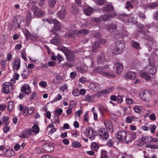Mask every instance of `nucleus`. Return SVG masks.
<instances>
[{
    "label": "nucleus",
    "instance_id": "1",
    "mask_svg": "<svg viewBox=\"0 0 158 158\" xmlns=\"http://www.w3.org/2000/svg\"><path fill=\"white\" fill-rule=\"evenodd\" d=\"M110 68L108 65H106L103 67L98 66L95 68L94 72L95 73H99L103 76L106 77H114L115 74L111 71H109Z\"/></svg>",
    "mask_w": 158,
    "mask_h": 158
},
{
    "label": "nucleus",
    "instance_id": "2",
    "mask_svg": "<svg viewBox=\"0 0 158 158\" xmlns=\"http://www.w3.org/2000/svg\"><path fill=\"white\" fill-rule=\"evenodd\" d=\"M149 61V64L148 66L146 67L145 69L151 74H155L156 72V70L154 66V58L152 56H150Z\"/></svg>",
    "mask_w": 158,
    "mask_h": 158
},
{
    "label": "nucleus",
    "instance_id": "3",
    "mask_svg": "<svg viewBox=\"0 0 158 158\" xmlns=\"http://www.w3.org/2000/svg\"><path fill=\"white\" fill-rule=\"evenodd\" d=\"M84 133L86 137L92 140L94 139L97 135L96 132L92 127L87 128Z\"/></svg>",
    "mask_w": 158,
    "mask_h": 158
},
{
    "label": "nucleus",
    "instance_id": "4",
    "mask_svg": "<svg viewBox=\"0 0 158 158\" xmlns=\"http://www.w3.org/2000/svg\"><path fill=\"white\" fill-rule=\"evenodd\" d=\"M125 46L124 44L120 41L117 42L115 44V48L113 50V53L117 55L121 53L125 48Z\"/></svg>",
    "mask_w": 158,
    "mask_h": 158
},
{
    "label": "nucleus",
    "instance_id": "5",
    "mask_svg": "<svg viewBox=\"0 0 158 158\" xmlns=\"http://www.w3.org/2000/svg\"><path fill=\"white\" fill-rule=\"evenodd\" d=\"M13 90L12 84L9 82H5L2 85V92L5 94L12 92Z\"/></svg>",
    "mask_w": 158,
    "mask_h": 158
},
{
    "label": "nucleus",
    "instance_id": "6",
    "mask_svg": "<svg viewBox=\"0 0 158 158\" xmlns=\"http://www.w3.org/2000/svg\"><path fill=\"white\" fill-rule=\"evenodd\" d=\"M107 29L108 30H112L116 34H118V35H120L122 33V30L123 29V26L122 25H119L120 29H118V27H117L116 28V27L115 25H109L107 26Z\"/></svg>",
    "mask_w": 158,
    "mask_h": 158
},
{
    "label": "nucleus",
    "instance_id": "7",
    "mask_svg": "<svg viewBox=\"0 0 158 158\" xmlns=\"http://www.w3.org/2000/svg\"><path fill=\"white\" fill-rule=\"evenodd\" d=\"M96 95L95 94H88L84 96L83 100L89 103H92L94 102Z\"/></svg>",
    "mask_w": 158,
    "mask_h": 158
},
{
    "label": "nucleus",
    "instance_id": "8",
    "mask_svg": "<svg viewBox=\"0 0 158 158\" xmlns=\"http://www.w3.org/2000/svg\"><path fill=\"white\" fill-rule=\"evenodd\" d=\"M59 50L63 52L65 54L68 59L72 61L74 59L73 55L71 56V57L70 56V54L71 52L70 50L68 49L65 47H62L60 48H59Z\"/></svg>",
    "mask_w": 158,
    "mask_h": 158
},
{
    "label": "nucleus",
    "instance_id": "9",
    "mask_svg": "<svg viewBox=\"0 0 158 158\" xmlns=\"http://www.w3.org/2000/svg\"><path fill=\"white\" fill-rule=\"evenodd\" d=\"M98 133L100 137L103 139H107L109 136L108 132L105 129H100Z\"/></svg>",
    "mask_w": 158,
    "mask_h": 158
},
{
    "label": "nucleus",
    "instance_id": "10",
    "mask_svg": "<svg viewBox=\"0 0 158 158\" xmlns=\"http://www.w3.org/2000/svg\"><path fill=\"white\" fill-rule=\"evenodd\" d=\"M118 139L121 141H123L126 139L127 132L124 131H118L116 135Z\"/></svg>",
    "mask_w": 158,
    "mask_h": 158
},
{
    "label": "nucleus",
    "instance_id": "11",
    "mask_svg": "<svg viewBox=\"0 0 158 158\" xmlns=\"http://www.w3.org/2000/svg\"><path fill=\"white\" fill-rule=\"evenodd\" d=\"M140 97L143 100L145 101H148L151 98V94L148 92L143 91L140 94Z\"/></svg>",
    "mask_w": 158,
    "mask_h": 158
},
{
    "label": "nucleus",
    "instance_id": "12",
    "mask_svg": "<svg viewBox=\"0 0 158 158\" xmlns=\"http://www.w3.org/2000/svg\"><path fill=\"white\" fill-rule=\"evenodd\" d=\"M33 12L34 15L38 17H41L44 15V12L40 9L35 7L33 10Z\"/></svg>",
    "mask_w": 158,
    "mask_h": 158
},
{
    "label": "nucleus",
    "instance_id": "13",
    "mask_svg": "<svg viewBox=\"0 0 158 158\" xmlns=\"http://www.w3.org/2000/svg\"><path fill=\"white\" fill-rule=\"evenodd\" d=\"M43 149L46 152H50L53 151L54 148L53 146L49 143H45L43 144Z\"/></svg>",
    "mask_w": 158,
    "mask_h": 158
},
{
    "label": "nucleus",
    "instance_id": "14",
    "mask_svg": "<svg viewBox=\"0 0 158 158\" xmlns=\"http://www.w3.org/2000/svg\"><path fill=\"white\" fill-rule=\"evenodd\" d=\"M21 91L26 94H29L31 92V88L28 85L26 84L23 85L21 88Z\"/></svg>",
    "mask_w": 158,
    "mask_h": 158
},
{
    "label": "nucleus",
    "instance_id": "15",
    "mask_svg": "<svg viewBox=\"0 0 158 158\" xmlns=\"http://www.w3.org/2000/svg\"><path fill=\"white\" fill-rule=\"evenodd\" d=\"M31 130L30 128L26 129L19 136L22 138H28L31 135Z\"/></svg>",
    "mask_w": 158,
    "mask_h": 158
},
{
    "label": "nucleus",
    "instance_id": "16",
    "mask_svg": "<svg viewBox=\"0 0 158 158\" xmlns=\"http://www.w3.org/2000/svg\"><path fill=\"white\" fill-rule=\"evenodd\" d=\"M20 61L18 59L15 60L12 64V68L13 70H18L19 69L20 67Z\"/></svg>",
    "mask_w": 158,
    "mask_h": 158
},
{
    "label": "nucleus",
    "instance_id": "17",
    "mask_svg": "<svg viewBox=\"0 0 158 158\" xmlns=\"http://www.w3.org/2000/svg\"><path fill=\"white\" fill-rule=\"evenodd\" d=\"M34 111V108L33 107H31L30 109L25 107L23 110V114L24 116L27 117L32 113Z\"/></svg>",
    "mask_w": 158,
    "mask_h": 158
},
{
    "label": "nucleus",
    "instance_id": "18",
    "mask_svg": "<svg viewBox=\"0 0 158 158\" xmlns=\"http://www.w3.org/2000/svg\"><path fill=\"white\" fill-rule=\"evenodd\" d=\"M116 67V72L118 74H121L123 70V65L122 64L117 62L115 64Z\"/></svg>",
    "mask_w": 158,
    "mask_h": 158
},
{
    "label": "nucleus",
    "instance_id": "19",
    "mask_svg": "<svg viewBox=\"0 0 158 158\" xmlns=\"http://www.w3.org/2000/svg\"><path fill=\"white\" fill-rule=\"evenodd\" d=\"M152 137L150 136H143L140 138V141L143 143H151Z\"/></svg>",
    "mask_w": 158,
    "mask_h": 158
},
{
    "label": "nucleus",
    "instance_id": "20",
    "mask_svg": "<svg viewBox=\"0 0 158 158\" xmlns=\"http://www.w3.org/2000/svg\"><path fill=\"white\" fill-rule=\"evenodd\" d=\"M115 14H113L111 15H104L102 16L99 19L100 21L107 20L109 19L110 18L115 16Z\"/></svg>",
    "mask_w": 158,
    "mask_h": 158
},
{
    "label": "nucleus",
    "instance_id": "21",
    "mask_svg": "<svg viewBox=\"0 0 158 158\" xmlns=\"http://www.w3.org/2000/svg\"><path fill=\"white\" fill-rule=\"evenodd\" d=\"M51 23L54 24V28L57 30L59 31L60 30V24L59 22L56 19H53L51 21Z\"/></svg>",
    "mask_w": 158,
    "mask_h": 158
},
{
    "label": "nucleus",
    "instance_id": "22",
    "mask_svg": "<svg viewBox=\"0 0 158 158\" xmlns=\"http://www.w3.org/2000/svg\"><path fill=\"white\" fill-rule=\"evenodd\" d=\"M99 87V84L95 82L91 83L89 85L90 89L94 91H95L98 89Z\"/></svg>",
    "mask_w": 158,
    "mask_h": 158
},
{
    "label": "nucleus",
    "instance_id": "23",
    "mask_svg": "<svg viewBox=\"0 0 158 158\" xmlns=\"http://www.w3.org/2000/svg\"><path fill=\"white\" fill-rule=\"evenodd\" d=\"M4 152L5 155L8 157H11L15 155V152L13 150H6Z\"/></svg>",
    "mask_w": 158,
    "mask_h": 158
},
{
    "label": "nucleus",
    "instance_id": "24",
    "mask_svg": "<svg viewBox=\"0 0 158 158\" xmlns=\"http://www.w3.org/2000/svg\"><path fill=\"white\" fill-rule=\"evenodd\" d=\"M126 76L128 78L131 80H134L135 78L136 75L134 72L130 71L127 73Z\"/></svg>",
    "mask_w": 158,
    "mask_h": 158
},
{
    "label": "nucleus",
    "instance_id": "25",
    "mask_svg": "<svg viewBox=\"0 0 158 158\" xmlns=\"http://www.w3.org/2000/svg\"><path fill=\"white\" fill-rule=\"evenodd\" d=\"M104 123L107 129L110 130L113 129V125L110 121L105 120L104 121Z\"/></svg>",
    "mask_w": 158,
    "mask_h": 158
},
{
    "label": "nucleus",
    "instance_id": "26",
    "mask_svg": "<svg viewBox=\"0 0 158 158\" xmlns=\"http://www.w3.org/2000/svg\"><path fill=\"white\" fill-rule=\"evenodd\" d=\"M77 69L79 71L82 73L85 72L88 69V68L86 66H81L77 67Z\"/></svg>",
    "mask_w": 158,
    "mask_h": 158
},
{
    "label": "nucleus",
    "instance_id": "27",
    "mask_svg": "<svg viewBox=\"0 0 158 158\" xmlns=\"http://www.w3.org/2000/svg\"><path fill=\"white\" fill-rule=\"evenodd\" d=\"M39 131L40 128L37 125H34L32 127L31 131L35 134H37L39 132Z\"/></svg>",
    "mask_w": 158,
    "mask_h": 158
},
{
    "label": "nucleus",
    "instance_id": "28",
    "mask_svg": "<svg viewBox=\"0 0 158 158\" xmlns=\"http://www.w3.org/2000/svg\"><path fill=\"white\" fill-rule=\"evenodd\" d=\"M98 62L99 64H102L105 61V59L104 54L102 53L98 59Z\"/></svg>",
    "mask_w": 158,
    "mask_h": 158
},
{
    "label": "nucleus",
    "instance_id": "29",
    "mask_svg": "<svg viewBox=\"0 0 158 158\" xmlns=\"http://www.w3.org/2000/svg\"><path fill=\"white\" fill-rule=\"evenodd\" d=\"M141 77L145 79L147 81L151 79V76L148 74L146 73H142L140 74Z\"/></svg>",
    "mask_w": 158,
    "mask_h": 158
},
{
    "label": "nucleus",
    "instance_id": "30",
    "mask_svg": "<svg viewBox=\"0 0 158 158\" xmlns=\"http://www.w3.org/2000/svg\"><path fill=\"white\" fill-rule=\"evenodd\" d=\"M66 14V11L64 9H62L58 13L59 18L62 19L65 17Z\"/></svg>",
    "mask_w": 158,
    "mask_h": 158
},
{
    "label": "nucleus",
    "instance_id": "31",
    "mask_svg": "<svg viewBox=\"0 0 158 158\" xmlns=\"http://www.w3.org/2000/svg\"><path fill=\"white\" fill-rule=\"evenodd\" d=\"M8 109L10 112H12L14 109V104L13 102H10L8 103Z\"/></svg>",
    "mask_w": 158,
    "mask_h": 158
},
{
    "label": "nucleus",
    "instance_id": "32",
    "mask_svg": "<svg viewBox=\"0 0 158 158\" xmlns=\"http://www.w3.org/2000/svg\"><path fill=\"white\" fill-rule=\"evenodd\" d=\"M68 89V85L67 84H65L61 86L59 88L60 92H67Z\"/></svg>",
    "mask_w": 158,
    "mask_h": 158
},
{
    "label": "nucleus",
    "instance_id": "33",
    "mask_svg": "<svg viewBox=\"0 0 158 158\" xmlns=\"http://www.w3.org/2000/svg\"><path fill=\"white\" fill-rule=\"evenodd\" d=\"M142 107L138 105L135 106L133 108L134 111L136 113H139L142 110Z\"/></svg>",
    "mask_w": 158,
    "mask_h": 158
},
{
    "label": "nucleus",
    "instance_id": "34",
    "mask_svg": "<svg viewBox=\"0 0 158 158\" xmlns=\"http://www.w3.org/2000/svg\"><path fill=\"white\" fill-rule=\"evenodd\" d=\"M89 32V31L86 29H82L80 30L77 33V35H85L87 34Z\"/></svg>",
    "mask_w": 158,
    "mask_h": 158
},
{
    "label": "nucleus",
    "instance_id": "35",
    "mask_svg": "<svg viewBox=\"0 0 158 158\" xmlns=\"http://www.w3.org/2000/svg\"><path fill=\"white\" fill-rule=\"evenodd\" d=\"M113 9V7L111 5H107L103 8V10L104 11H109Z\"/></svg>",
    "mask_w": 158,
    "mask_h": 158
},
{
    "label": "nucleus",
    "instance_id": "36",
    "mask_svg": "<svg viewBox=\"0 0 158 158\" xmlns=\"http://www.w3.org/2000/svg\"><path fill=\"white\" fill-rule=\"evenodd\" d=\"M93 11V9L90 7H88L87 9L85 10V14L87 16L90 15Z\"/></svg>",
    "mask_w": 158,
    "mask_h": 158
},
{
    "label": "nucleus",
    "instance_id": "37",
    "mask_svg": "<svg viewBox=\"0 0 158 158\" xmlns=\"http://www.w3.org/2000/svg\"><path fill=\"white\" fill-rule=\"evenodd\" d=\"M90 147L91 149L94 151H96L99 148L98 144L95 142L93 143L90 146Z\"/></svg>",
    "mask_w": 158,
    "mask_h": 158
},
{
    "label": "nucleus",
    "instance_id": "38",
    "mask_svg": "<svg viewBox=\"0 0 158 158\" xmlns=\"http://www.w3.org/2000/svg\"><path fill=\"white\" fill-rule=\"evenodd\" d=\"M62 98V95H61L60 94H59L55 97L52 100V102H56L60 100Z\"/></svg>",
    "mask_w": 158,
    "mask_h": 158
},
{
    "label": "nucleus",
    "instance_id": "39",
    "mask_svg": "<svg viewBox=\"0 0 158 158\" xmlns=\"http://www.w3.org/2000/svg\"><path fill=\"white\" fill-rule=\"evenodd\" d=\"M131 141L136 138V133L134 132H130L129 133Z\"/></svg>",
    "mask_w": 158,
    "mask_h": 158
},
{
    "label": "nucleus",
    "instance_id": "40",
    "mask_svg": "<svg viewBox=\"0 0 158 158\" xmlns=\"http://www.w3.org/2000/svg\"><path fill=\"white\" fill-rule=\"evenodd\" d=\"M56 3V1L55 0H48V5L50 7H54Z\"/></svg>",
    "mask_w": 158,
    "mask_h": 158
},
{
    "label": "nucleus",
    "instance_id": "41",
    "mask_svg": "<svg viewBox=\"0 0 158 158\" xmlns=\"http://www.w3.org/2000/svg\"><path fill=\"white\" fill-rule=\"evenodd\" d=\"M106 94L105 90V89L100 91L97 93L96 94H95L96 95V97L98 96V98H100L101 96L104 95Z\"/></svg>",
    "mask_w": 158,
    "mask_h": 158
},
{
    "label": "nucleus",
    "instance_id": "42",
    "mask_svg": "<svg viewBox=\"0 0 158 158\" xmlns=\"http://www.w3.org/2000/svg\"><path fill=\"white\" fill-rule=\"evenodd\" d=\"M72 146L74 148H80L81 146V143L78 141H73L72 143Z\"/></svg>",
    "mask_w": 158,
    "mask_h": 158
},
{
    "label": "nucleus",
    "instance_id": "43",
    "mask_svg": "<svg viewBox=\"0 0 158 158\" xmlns=\"http://www.w3.org/2000/svg\"><path fill=\"white\" fill-rule=\"evenodd\" d=\"M73 94L75 97H78L80 95L79 89H74L72 92Z\"/></svg>",
    "mask_w": 158,
    "mask_h": 158
},
{
    "label": "nucleus",
    "instance_id": "44",
    "mask_svg": "<svg viewBox=\"0 0 158 158\" xmlns=\"http://www.w3.org/2000/svg\"><path fill=\"white\" fill-rule=\"evenodd\" d=\"M101 155L100 158H109L107 156L106 152L105 150H102Z\"/></svg>",
    "mask_w": 158,
    "mask_h": 158
},
{
    "label": "nucleus",
    "instance_id": "45",
    "mask_svg": "<svg viewBox=\"0 0 158 158\" xmlns=\"http://www.w3.org/2000/svg\"><path fill=\"white\" fill-rule=\"evenodd\" d=\"M52 40L56 44H58L60 42V39L59 37L57 36H55L54 38Z\"/></svg>",
    "mask_w": 158,
    "mask_h": 158
},
{
    "label": "nucleus",
    "instance_id": "46",
    "mask_svg": "<svg viewBox=\"0 0 158 158\" xmlns=\"http://www.w3.org/2000/svg\"><path fill=\"white\" fill-rule=\"evenodd\" d=\"M132 45L134 48L136 49H139L140 48L139 44L135 41L132 42Z\"/></svg>",
    "mask_w": 158,
    "mask_h": 158
},
{
    "label": "nucleus",
    "instance_id": "47",
    "mask_svg": "<svg viewBox=\"0 0 158 158\" xmlns=\"http://www.w3.org/2000/svg\"><path fill=\"white\" fill-rule=\"evenodd\" d=\"M39 85L41 87L44 88L47 86V84L45 81H41L39 82Z\"/></svg>",
    "mask_w": 158,
    "mask_h": 158
},
{
    "label": "nucleus",
    "instance_id": "48",
    "mask_svg": "<svg viewBox=\"0 0 158 158\" xmlns=\"http://www.w3.org/2000/svg\"><path fill=\"white\" fill-rule=\"evenodd\" d=\"M147 148H149L152 149H157L158 148V146L156 145L147 144L146 145Z\"/></svg>",
    "mask_w": 158,
    "mask_h": 158
},
{
    "label": "nucleus",
    "instance_id": "49",
    "mask_svg": "<svg viewBox=\"0 0 158 158\" xmlns=\"http://www.w3.org/2000/svg\"><path fill=\"white\" fill-rule=\"evenodd\" d=\"M9 118L8 116H4L2 119L3 122L5 123V125H7L9 124L8 120Z\"/></svg>",
    "mask_w": 158,
    "mask_h": 158
},
{
    "label": "nucleus",
    "instance_id": "50",
    "mask_svg": "<svg viewBox=\"0 0 158 158\" xmlns=\"http://www.w3.org/2000/svg\"><path fill=\"white\" fill-rule=\"evenodd\" d=\"M114 89V88L112 86H110L105 89L106 94H108L112 92Z\"/></svg>",
    "mask_w": 158,
    "mask_h": 158
},
{
    "label": "nucleus",
    "instance_id": "51",
    "mask_svg": "<svg viewBox=\"0 0 158 158\" xmlns=\"http://www.w3.org/2000/svg\"><path fill=\"white\" fill-rule=\"evenodd\" d=\"M54 112L58 115H60L63 112V110L61 108H59L56 109L54 111Z\"/></svg>",
    "mask_w": 158,
    "mask_h": 158
},
{
    "label": "nucleus",
    "instance_id": "52",
    "mask_svg": "<svg viewBox=\"0 0 158 158\" xmlns=\"http://www.w3.org/2000/svg\"><path fill=\"white\" fill-rule=\"evenodd\" d=\"M158 6V2L152 3L149 6L150 9H154Z\"/></svg>",
    "mask_w": 158,
    "mask_h": 158
},
{
    "label": "nucleus",
    "instance_id": "53",
    "mask_svg": "<svg viewBox=\"0 0 158 158\" xmlns=\"http://www.w3.org/2000/svg\"><path fill=\"white\" fill-rule=\"evenodd\" d=\"M156 127L155 125H151L149 126V128L151 130V132L154 133L156 129Z\"/></svg>",
    "mask_w": 158,
    "mask_h": 158
},
{
    "label": "nucleus",
    "instance_id": "54",
    "mask_svg": "<svg viewBox=\"0 0 158 158\" xmlns=\"http://www.w3.org/2000/svg\"><path fill=\"white\" fill-rule=\"evenodd\" d=\"M100 46L99 44L97 42H95L93 44V49L92 51L94 52L96 48H97L98 47H99Z\"/></svg>",
    "mask_w": 158,
    "mask_h": 158
},
{
    "label": "nucleus",
    "instance_id": "55",
    "mask_svg": "<svg viewBox=\"0 0 158 158\" xmlns=\"http://www.w3.org/2000/svg\"><path fill=\"white\" fill-rule=\"evenodd\" d=\"M84 120L85 122H87L89 119L88 112H85L84 115Z\"/></svg>",
    "mask_w": 158,
    "mask_h": 158
},
{
    "label": "nucleus",
    "instance_id": "56",
    "mask_svg": "<svg viewBox=\"0 0 158 158\" xmlns=\"http://www.w3.org/2000/svg\"><path fill=\"white\" fill-rule=\"evenodd\" d=\"M23 32L26 37V39H29L31 35V34L30 32L28 31L27 30L24 31Z\"/></svg>",
    "mask_w": 158,
    "mask_h": 158
},
{
    "label": "nucleus",
    "instance_id": "57",
    "mask_svg": "<svg viewBox=\"0 0 158 158\" xmlns=\"http://www.w3.org/2000/svg\"><path fill=\"white\" fill-rule=\"evenodd\" d=\"M72 12L75 14L77 13L78 12V10L77 8L76 7V5H74L73 6V8L71 10Z\"/></svg>",
    "mask_w": 158,
    "mask_h": 158
},
{
    "label": "nucleus",
    "instance_id": "58",
    "mask_svg": "<svg viewBox=\"0 0 158 158\" xmlns=\"http://www.w3.org/2000/svg\"><path fill=\"white\" fill-rule=\"evenodd\" d=\"M114 142L113 140L109 139L107 143V145L109 147H112L113 146Z\"/></svg>",
    "mask_w": 158,
    "mask_h": 158
},
{
    "label": "nucleus",
    "instance_id": "59",
    "mask_svg": "<svg viewBox=\"0 0 158 158\" xmlns=\"http://www.w3.org/2000/svg\"><path fill=\"white\" fill-rule=\"evenodd\" d=\"M21 146L18 143H16L14 146V149L16 151H18L20 149Z\"/></svg>",
    "mask_w": 158,
    "mask_h": 158
},
{
    "label": "nucleus",
    "instance_id": "60",
    "mask_svg": "<svg viewBox=\"0 0 158 158\" xmlns=\"http://www.w3.org/2000/svg\"><path fill=\"white\" fill-rule=\"evenodd\" d=\"M12 54L10 53H8V54L7 55L6 60L7 61H9L11 60L12 59Z\"/></svg>",
    "mask_w": 158,
    "mask_h": 158
},
{
    "label": "nucleus",
    "instance_id": "61",
    "mask_svg": "<svg viewBox=\"0 0 158 158\" xmlns=\"http://www.w3.org/2000/svg\"><path fill=\"white\" fill-rule=\"evenodd\" d=\"M57 59L59 62H60L63 60V57L59 54H58L57 56Z\"/></svg>",
    "mask_w": 158,
    "mask_h": 158
},
{
    "label": "nucleus",
    "instance_id": "62",
    "mask_svg": "<svg viewBox=\"0 0 158 158\" xmlns=\"http://www.w3.org/2000/svg\"><path fill=\"white\" fill-rule=\"evenodd\" d=\"M70 76L71 78L72 79H74L76 76V72L73 71L71 72L70 73Z\"/></svg>",
    "mask_w": 158,
    "mask_h": 158
},
{
    "label": "nucleus",
    "instance_id": "63",
    "mask_svg": "<svg viewBox=\"0 0 158 158\" xmlns=\"http://www.w3.org/2000/svg\"><path fill=\"white\" fill-rule=\"evenodd\" d=\"M45 116L48 119H50L51 116V112L49 111H47L45 114Z\"/></svg>",
    "mask_w": 158,
    "mask_h": 158
},
{
    "label": "nucleus",
    "instance_id": "64",
    "mask_svg": "<svg viewBox=\"0 0 158 158\" xmlns=\"http://www.w3.org/2000/svg\"><path fill=\"white\" fill-rule=\"evenodd\" d=\"M126 103L128 105H131L133 103L132 99L128 98H126Z\"/></svg>",
    "mask_w": 158,
    "mask_h": 158
}]
</instances>
